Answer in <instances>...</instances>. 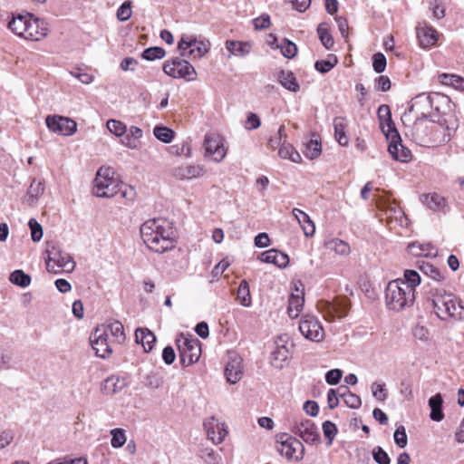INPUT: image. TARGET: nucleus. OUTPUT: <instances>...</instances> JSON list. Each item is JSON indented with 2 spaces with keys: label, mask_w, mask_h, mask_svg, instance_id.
Listing matches in <instances>:
<instances>
[{
  "label": "nucleus",
  "mask_w": 464,
  "mask_h": 464,
  "mask_svg": "<svg viewBox=\"0 0 464 464\" xmlns=\"http://www.w3.org/2000/svg\"><path fill=\"white\" fill-rule=\"evenodd\" d=\"M126 341L123 324L118 320H107L95 327L90 336L92 348L98 357L106 359Z\"/></svg>",
  "instance_id": "f257e3e1"
},
{
  "label": "nucleus",
  "mask_w": 464,
  "mask_h": 464,
  "mask_svg": "<svg viewBox=\"0 0 464 464\" xmlns=\"http://www.w3.org/2000/svg\"><path fill=\"white\" fill-rule=\"evenodd\" d=\"M140 235L144 244L155 253L162 254L175 247L173 229L166 219L145 221L140 227Z\"/></svg>",
  "instance_id": "f03ea898"
},
{
  "label": "nucleus",
  "mask_w": 464,
  "mask_h": 464,
  "mask_svg": "<svg viewBox=\"0 0 464 464\" xmlns=\"http://www.w3.org/2000/svg\"><path fill=\"white\" fill-rule=\"evenodd\" d=\"M415 295L401 278L390 281L385 288V304L389 310L400 312L411 306Z\"/></svg>",
  "instance_id": "7ed1b4c3"
},
{
  "label": "nucleus",
  "mask_w": 464,
  "mask_h": 464,
  "mask_svg": "<svg viewBox=\"0 0 464 464\" xmlns=\"http://www.w3.org/2000/svg\"><path fill=\"white\" fill-rule=\"evenodd\" d=\"M434 311L439 318L446 320L452 317L458 320L464 318V306L452 294H436L432 299Z\"/></svg>",
  "instance_id": "20e7f679"
},
{
  "label": "nucleus",
  "mask_w": 464,
  "mask_h": 464,
  "mask_svg": "<svg viewBox=\"0 0 464 464\" xmlns=\"http://www.w3.org/2000/svg\"><path fill=\"white\" fill-rule=\"evenodd\" d=\"M120 180L111 167H101L93 180L92 192L98 198H111L118 194Z\"/></svg>",
  "instance_id": "39448f33"
},
{
  "label": "nucleus",
  "mask_w": 464,
  "mask_h": 464,
  "mask_svg": "<svg viewBox=\"0 0 464 464\" xmlns=\"http://www.w3.org/2000/svg\"><path fill=\"white\" fill-rule=\"evenodd\" d=\"M179 353L180 362L183 366H188L197 362L201 354L199 341L192 335L186 336L181 334L176 340Z\"/></svg>",
  "instance_id": "423d86ee"
},
{
  "label": "nucleus",
  "mask_w": 464,
  "mask_h": 464,
  "mask_svg": "<svg viewBox=\"0 0 464 464\" xmlns=\"http://www.w3.org/2000/svg\"><path fill=\"white\" fill-rule=\"evenodd\" d=\"M276 450L288 460L300 461L304 454L303 443L287 433L276 435Z\"/></svg>",
  "instance_id": "0eeeda50"
},
{
  "label": "nucleus",
  "mask_w": 464,
  "mask_h": 464,
  "mask_svg": "<svg viewBox=\"0 0 464 464\" xmlns=\"http://www.w3.org/2000/svg\"><path fill=\"white\" fill-rule=\"evenodd\" d=\"M163 72L172 78H182L188 82L197 78V72L193 65L180 57L165 61Z\"/></svg>",
  "instance_id": "6e6552de"
},
{
  "label": "nucleus",
  "mask_w": 464,
  "mask_h": 464,
  "mask_svg": "<svg viewBox=\"0 0 464 464\" xmlns=\"http://www.w3.org/2000/svg\"><path fill=\"white\" fill-rule=\"evenodd\" d=\"M428 103L430 105V96H426L424 94L419 95L415 98V100L410 104L408 111H406L401 115V121L405 127H410L412 129V135L416 139H422L423 133L420 132V127L426 121L420 120L419 118L418 113H415V107L420 103Z\"/></svg>",
  "instance_id": "1a4fd4ad"
},
{
  "label": "nucleus",
  "mask_w": 464,
  "mask_h": 464,
  "mask_svg": "<svg viewBox=\"0 0 464 464\" xmlns=\"http://www.w3.org/2000/svg\"><path fill=\"white\" fill-rule=\"evenodd\" d=\"M350 307V301L346 297H337L334 302L321 300L317 303V308L327 321L346 316Z\"/></svg>",
  "instance_id": "9d476101"
},
{
  "label": "nucleus",
  "mask_w": 464,
  "mask_h": 464,
  "mask_svg": "<svg viewBox=\"0 0 464 464\" xmlns=\"http://www.w3.org/2000/svg\"><path fill=\"white\" fill-rule=\"evenodd\" d=\"M209 43L197 40L192 35H182L178 43L181 57L201 58L209 51Z\"/></svg>",
  "instance_id": "9b49d317"
},
{
  "label": "nucleus",
  "mask_w": 464,
  "mask_h": 464,
  "mask_svg": "<svg viewBox=\"0 0 464 464\" xmlns=\"http://www.w3.org/2000/svg\"><path fill=\"white\" fill-rule=\"evenodd\" d=\"M299 331L307 340L319 343L324 338V330L317 317L310 314H304L299 322Z\"/></svg>",
  "instance_id": "f8f14e48"
},
{
  "label": "nucleus",
  "mask_w": 464,
  "mask_h": 464,
  "mask_svg": "<svg viewBox=\"0 0 464 464\" xmlns=\"http://www.w3.org/2000/svg\"><path fill=\"white\" fill-rule=\"evenodd\" d=\"M291 431L299 436L305 443L320 442V433L314 422L310 419H296L291 426Z\"/></svg>",
  "instance_id": "ddd939ff"
},
{
  "label": "nucleus",
  "mask_w": 464,
  "mask_h": 464,
  "mask_svg": "<svg viewBox=\"0 0 464 464\" xmlns=\"http://www.w3.org/2000/svg\"><path fill=\"white\" fill-rule=\"evenodd\" d=\"M205 157L215 162H221L227 152L223 137L216 133H207L204 138Z\"/></svg>",
  "instance_id": "4468645a"
},
{
  "label": "nucleus",
  "mask_w": 464,
  "mask_h": 464,
  "mask_svg": "<svg viewBox=\"0 0 464 464\" xmlns=\"http://www.w3.org/2000/svg\"><path fill=\"white\" fill-rule=\"evenodd\" d=\"M75 267V262L72 256L61 251H48L46 268L48 272L59 274L62 272L71 273Z\"/></svg>",
  "instance_id": "2eb2a0df"
},
{
  "label": "nucleus",
  "mask_w": 464,
  "mask_h": 464,
  "mask_svg": "<svg viewBox=\"0 0 464 464\" xmlns=\"http://www.w3.org/2000/svg\"><path fill=\"white\" fill-rule=\"evenodd\" d=\"M45 123L51 131L63 136H72L77 130V123L68 117L48 115Z\"/></svg>",
  "instance_id": "dca6fc26"
},
{
  "label": "nucleus",
  "mask_w": 464,
  "mask_h": 464,
  "mask_svg": "<svg viewBox=\"0 0 464 464\" xmlns=\"http://www.w3.org/2000/svg\"><path fill=\"white\" fill-rule=\"evenodd\" d=\"M275 344L276 347L270 353V363L274 368L281 370L291 357L287 336H280L275 342Z\"/></svg>",
  "instance_id": "f3484780"
},
{
  "label": "nucleus",
  "mask_w": 464,
  "mask_h": 464,
  "mask_svg": "<svg viewBox=\"0 0 464 464\" xmlns=\"http://www.w3.org/2000/svg\"><path fill=\"white\" fill-rule=\"evenodd\" d=\"M377 115L380 121V128L387 140H398L400 133L392 121L390 107L386 104L381 105L378 108Z\"/></svg>",
  "instance_id": "a211bd4d"
},
{
  "label": "nucleus",
  "mask_w": 464,
  "mask_h": 464,
  "mask_svg": "<svg viewBox=\"0 0 464 464\" xmlns=\"http://www.w3.org/2000/svg\"><path fill=\"white\" fill-rule=\"evenodd\" d=\"M203 425L207 432L208 438L214 444L222 443L228 433L225 423L219 422L213 416L206 419Z\"/></svg>",
  "instance_id": "6ab92c4d"
},
{
  "label": "nucleus",
  "mask_w": 464,
  "mask_h": 464,
  "mask_svg": "<svg viewBox=\"0 0 464 464\" xmlns=\"http://www.w3.org/2000/svg\"><path fill=\"white\" fill-rule=\"evenodd\" d=\"M49 33L48 24L45 21L34 16L28 18L26 24V32L24 38L31 41H40L44 38Z\"/></svg>",
  "instance_id": "aec40b11"
},
{
  "label": "nucleus",
  "mask_w": 464,
  "mask_h": 464,
  "mask_svg": "<svg viewBox=\"0 0 464 464\" xmlns=\"http://www.w3.org/2000/svg\"><path fill=\"white\" fill-rule=\"evenodd\" d=\"M171 173L176 179L184 180L203 177L206 169L203 165L184 163L173 168Z\"/></svg>",
  "instance_id": "412c9836"
},
{
  "label": "nucleus",
  "mask_w": 464,
  "mask_h": 464,
  "mask_svg": "<svg viewBox=\"0 0 464 464\" xmlns=\"http://www.w3.org/2000/svg\"><path fill=\"white\" fill-rule=\"evenodd\" d=\"M388 142V151L395 160L408 162L411 160V152L401 144V136L398 140H389Z\"/></svg>",
  "instance_id": "4be33fe9"
},
{
  "label": "nucleus",
  "mask_w": 464,
  "mask_h": 464,
  "mask_svg": "<svg viewBox=\"0 0 464 464\" xmlns=\"http://www.w3.org/2000/svg\"><path fill=\"white\" fill-rule=\"evenodd\" d=\"M438 32L431 26L425 25L417 27V37L422 48H430L435 45L438 41Z\"/></svg>",
  "instance_id": "5701e85b"
},
{
  "label": "nucleus",
  "mask_w": 464,
  "mask_h": 464,
  "mask_svg": "<svg viewBox=\"0 0 464 464\" xmlns=\"http://www.w3.org/2000/svg\"><path fill=\"white\" fill-rule=\"evenodd\" d=\"M260 261L267 264H273L278 267H285L289 263V257L286 254L276 249H270L263 252L259 256Z\"/></svg>",
  "instance_id": "b1692460"
},
{
  "label": "nucleus",
  "mask_w": 464,
  "mask_h": 464,
  "mask_svg": "<svg viewBox=\"0 0 464 464\" xmlns=\"http://www.w3.org/2000/svg\"><path fill=\"white\" fill-rule=\"evenodd\" d=\"M29 17H31L30 13L13 14L11 20L7 24V27L17 36L24 38Z\"/></svg>",
  "instance_id": "393cba45"
},
{
  "label": "nucleus",
  "mask_w": 464,
  "mask_h": 464,
  "mask_svg": "<svg viewBox=\"0 0 464 464\" xmlns=\"http://www.w3.org/2000/svg\"><path fill=\"white\" fill-rule=\"evenodd\" d=\"M304 303V291L295 288V292L292 293L288 300L287 312L291 318H297L303 310Z\"/></svg>",
  "instance_id": "a878e982"
},
{
  "label": "nucleus",
  "mask_w": 464,
  "mask_h": 464,
  "mask_svg": "<svg viewBox=\"0 0 464 464\" xmlns=\"http://www.w3.org/2000/svg\"><path fill=\"white\" fill-rule=\"evenodd\" d=\"M226 49L229 52L228 57L231 55L237 57H245L251 52L252 44L249 42H241L227 40L225 44Z\"/></svg>",
  "instance_id": "bb28decb"
},
{
  "label": "nucleus",
  "mask_w": 464,
  "mask_h": 464,
  "mask_svg": "<svg viewBox=\"0 0 464 464\" xmlns=\"http://www.w3.org/2000/svg\"><path fill=\"white\" fill-rule=\"evenodd\" d=\"M292 213L302 227L304 236L313 237L315 232V226L310 217L299 208H294Z\"/></svg>",
  "instance_id": "cd10ccee"
},
{
  "label": "nucleus",
  "mask_w": 464,
  "mask_h": 464,
  "mask_svg": "<svg viewBox=\"0 0 464 464\" xmlns=\"http://www.w3.org/2000/svg\"><path fill=\"white\" fill-rule=\"evenodd\" d=\"M420 201L432 211H440L446 207L445 198L437 193L424 194L420 197Z\"/></svg>",
  "instance_id": "c85d7f7f"
},
{
  "label": "nucleus",
  "mask_w": 464,
  "mask_h": 464,
  "mask_svg": "<svg viewBox=\"0 0 464 464\" xmlns=\"http://www.w3.org/2000/svg\"><path fill=\"white\" fill-rule=\"evenodd\" d=\"M347 121L343 117H335L334 119V138L341 146L349 144V138L346 135Z\"/></svg>",
  "instance_id": "c756f323"
},
{
  "label": "nucleus",
  "mask_w": 464,
  "mask_h": 464,
  "mask_svg": "<svg viewBox=\"0 0 464 464\" xmlns=\"http://www.w3.org/2000/svg\"><path fill=\"white\" fill-rule=\"evenodd\" d=\"M136 342L141 343L145 352L152 350L156 343V336L147 328H139L135 331Z\"/></svg>",
  "instance_id": "7c9ffc66"
},
{
  "label": "nucleus",
  "mask_w": 464,
  "mask_h": 464,
  "mask_svg": "<svg viewBox=\"0 0 464 464\" xmlns=\"http://www.w3.org/2000/svg\"><path fill=\"white\" fill-rule=\"evenodd\" d=\"M128 133L125 134L124 138L121 140V143L130 150L138 148L139 140L142 138L143 131L140 127L130 126Z\"/></svg>",
  "instance_id": "2f4dec72"
},
{
  "label": "nucleus",
  "mask_w": 464,
  "mask_h": 464,
  "mask_svg": "<svg viewBox=\"0 0 464 464\" xmlns=\"http://www.w3.org/2000/svg\"><path fill=\"white\" fill-rule=\"evenodd\" d=\"M225 375L228 382L237 383L243 376L240 362H229L225 368Z\"/></svg>",
  "instance_id": "473e14b6"
},
{
  "label": "nucleus",
  "mask_w": 464,
  "mask_h": 464,
  "mask_svg": "<svg viewBox=\"0 0 464 464\" xmlns=\"http://www.w3.org/2000/svg\"><path fill=\"white\" fill-rule=\"evenodd\" d=\"M278 81L284 88L290 92H296L300 89L295 74L290 71H281L278 74Z\"/></svg>",
  "instance_id": "72a5a7b5"
},
{
  "label": "nucleus",
  "mask_w": 464,
  "mask_h": 464,
  "mask_svg": "<svg viewBox=\"0 0 464 464\" xmlns=\"http://www.w3.org/2000/svg\"><path fill=\"white\" fill-rule=\"evenodd\" d=\"M442 397L440 393H437L430 398L429 406L430 407V419L435 421H440L444 415L442 413Z\"/></svg>",
  "instance_id": "f704fd0d"
},
{
  "label": "nucleus",
  "mask_w": 464,
  "mask_h": 464,
  "mask_svg": "<svg viewBox=\"0 0 464 464\" xmlns=\"http://www.w3.org/2000/svg\"><path fill=\"white\" fill-rule=\"evenodd\" d=\"M125 381L119 376L111 375L103 383V391L107 394H113L121 392L125 387Z\"/></svg>",
  "instance_id": "c9c22d12"
},
{
  "label": "nucleus",
  "mask_w": 464,
  "mask_h": 464,
  "mask_svg": "<svg viewBox=\"0 0 464 464\" xmlns=\"http://www.w3.org/2000/svg\"><path fill=\"white\" fill-rule=\"evenodd\" d=\"M278 155L282 159L289 160L295 163H300L302 161L299 152L289 143L284 142L280 146Z\"/></svg>",
  "instance_id": "e433bc0d"
},
{
  "label": "nucleus",
  "mask_w": 464,
  "mask_h": 464,
  "mask_svg": "<svg viewBox=\"0 0 464 464\" xmlns=\"http://www.w3.org/2000/svg\"><path fill=\"white\" fill-rule=\"evenodd\" d=\"M45 186L42 180L34 179L27 190V201L34 204L44 192Z\"/></svg>",
  "instance_id": "4c0bfd02"
},
{
  "label": "nucleus",
  "mask_w": 464,
  "mask_h": 464,
  "mask_svg": "<svg viewBox=\"0 0 464 464\" xmlns=\"http://www.w3.org/2000/svg\"><path fill=\"white\" fill-rule=\"evenodd\" d=\"M325 246L328 250L333 251L340 256H347L351 251L350 246L339 238H333L328 240L325 243Z\"/></svg>",
  "instance_id": "58836bf2"
},
{
  "label": "nucleus",
  "mask_w": 464,
  "mask_h": 464,
  "mask_svg": "<svg viewBox=\"0 0 464 464\" xmlns=\"http://www.w3.org/2000/svg\"><path fill=\"white\" fill-rule=\"evenodd\" d=\"M340 398H343L344 403L349 408L358 409L362 405L361 398L353 393L346 386H341Z\"/></svg>",
  "instance_id": "ea45409f"
},
{
  "label": "nucleus",
  "mask_w": 464,
  "mask_h": 464,
  "mask_svg": "<svg viewBox=\"0 0 464 464\" xmlns=\"http://www.w3.org/2000/svg\"><path fill=\"white\" fill-rule=\"evenodd\" d=\"M237 297L239 301L240 304L245 307H249L252 304V299L250 295L249 285L246 280H242L239 284Z\"/></svg>",
  "instance_id": "a19ab883"
},
{
  "label": "nucleus",
  "mask_w": 464,
  "mask_h": 464,
  "mask_svg": "<svg viewBox=\"0 0 464 464\" xmlns=\"http://www.w3.org/2000/svg\"><path fill=\"white\" fill-rule=\"evenodd\" d=\"M440 82L442 84L451 86L456 90L464 92V78L459 75L443 73L440 75Z\"/></svg>",
  "instance_id": "79ce46f5"
},
{
  "label": "nucleus",
  "mask_w": 464,
  "mask_h": 464,
  "mask_svg": "<svg viewBox=\"0 0 464 464\" xmlns=\"http://www.w3.org/2000/svg\"><path fill=\"white\" fill-rule=\"evenodd\" d=\"M317 33L322 44L327 49H331L334 46V41L332 34L329 32L327 24L322 23L317 27Z\"/></svg>",
  "instance_id": "37998d69"
},
{
  "label": "nucleus",
  "mask_w": 464,
  "mask_h": 464,
  "mask_svg": "<svg viewBox=\"0 0 464 464\" xmlns=\"http://www.w3.org/2000/svg\"><path fill=\"white\" fill-rule=\"evenodd\" d=\"M9 280L12 284L24 288L27 287L31 283L30 276L20 269L12 272Z\"/></svg>",
  "instance_id": "c03bdc74"
},
{
  "label": "nucleus",
  "mask_w": 464,
  "mask_h": 464,
  "mask_svg": "<svg viewBox=\"0 0 464 464\" xmlns=\"http://www.w3.org/2000/svg\"><path fill=\"white\" fill-rule=\"evenodd\" d=\"M106 127L109 130L111 133L115 135L116 137L124 138L125 134L127 133V126L121 121L117 120H109L106 122Z\"/></svg>",
  "instance_id": "a18cd8bd"
},
{
  "label": "nucleus",
  "mask_w": 464,
  "mask_h": 464,
  "mask_svg": "<svg viewBox=\"0 0 464 464\" xmlns=\"http://www.w3.org/2000/svg\"><path fill=\"white\" fill-rule=\"evenodd\" d=\"M338 63V59L334 54H329L326 60H319L314 63V68L322 72L326 73L330 72Z\"/></svg>",
  "instance_id": "49530a36"
},
{
  "label": "nucleus",
  "mask_w": 464,
  "mask_h": 464,
  "mask_svg": "<svg viewBox=\"0 0 464 464\" xmlns=\"http://www.w3.org/2000/svg\"><path fill=\"white\" fill-rule=\"evenodd\" d=\"M322 151L321 143L316 140H310L303 150L304 156L310 160L316 159L320 156Z\"/></svg>",
  "instance_id": "de8ad7c7"
},
{
  "label": "nucleus",
  "mask_w": 464,
  "mask_h": 464,
  "mask_svg": "<svg viewBox=\"0 0 464 464\" xmlns=\"http://www.w3.org/2000/svg\"><path fill=\"white\" fill-rule=\"evenodd\" d=\"M402 282L411 288V292L415 295V288L420 284V276L418 272L411 269H406L404 271V279Z\"/></svg>",
  "instance_id": "09e8293b"
},
{
  "label": "nucleus",
  "mask_w": 464,
  "mask_h": 464,
  "mask_svg": "<svg viewBox=\"0 0 464 464\" xmlns=\"http://www.w3.org/2000/svg\"><path fill=\"white\" fill-rule=\"evenodd\" d=\"M154 136L164 143H170L174 138V131L164 126H156L153 129Z\"/></svg>",
  "instance_id": "8fccbe9b"
},
{
  "label": "nucleus",
  "mask_w": 464,
  "mask_h": 464,
  "mask_svg": "<svg viewBox=\"0 0 464 464\" xmlns=\"http://www.w3.org/2000/svg\"><path fill=\"white\" fill-rule=\"evenodd\" d=\"M281 53L287 59L294 58L297 53V47L295 44L288 39H283L281 44L278 45Z\"/></svg>",
  "instance_id": "3c124183"
},
{
  "label": "nucleus",
  "mask_w": 464,
  "mask_h": 464,
  "mask_svg": "<svg viewBox=\"0 0 464 464\" xmlns=\"http://www.w3.org/2000/svg\"><path fill=\"white\" fill-rule=\"evenodd\" d=\"M419 267L424 275L430 276V278L436 281H440V279L443 278L440 271L433 265L428 262L422 261Z\"/></svg>",
  "instance_id": "603ef678"
},
{
  "label": "nucleus",
  "mask_w": 464,
  "mask_h": 464,
  "mask_svg": "<svg viewBox=\"0 0 464 464\" xmlns=\"http://www.w3.org/2000/svg\"><path fill=\"white\" fill-rule=\"evenodd\" d=\"M166 54V52L161 47H150L142 52L141 57L147 61H154L156 59H162Z\"/></svg>",
  "instance_id": "864d4df0"
},
{
  "label": "nucleus",
  "mask_w": 464,
  "mask_h": 464,
  "mask_svg": "<svg viewBox=\"0 0 464 464\" xmlns=\"http://www.w3.org/2000/svg\"><path fill=\"white\" fill-rule=\"evenodd\" d=\"M371 391L373 398L378 401L383 402L386 401L388 393L385 388V383L374 382L371 385Z\"/></svg>",
  "instance_id": "5fc2aeb1"
},
{
  "label": "nucleus",
  "mask_w": 464,
  "mask_h": 464,
  "mask_svg": "<svg viewBox=\"0 0 464 464\" xmlns=\"http://www.w3.org/2000/svg\"><path fill=\"white\" fill-rule=\"evenodd\" d=\"M112 436L111 444L112 448L118 449L122 447L126 442V435L121 429H113L111 430Z\"/></svg>",
  "instance_id": "6e6d98bb"
},
{
  "label": "nucleus",
  "mask_w": 464,
  "mask_h": 464,
  "mask_svg": "<svg viewBox=\"0 0 464 464\" xmlns=\"http://www.w3.org/2000/svg\"><path fill=\"white\" fill-rule=\"evenodd\" d=\"M119 192L118 194H121V197L122 198H125L129 201H133L136 197V191L135 188L128 184H125L121 181H120V186L118 187Z\"/></svg>",
  "instance_id": "4d7b16f0"
},
{
  "label": "nucleus",
  "mask_w": 464,
  "mask_h": 464,
  "mask_svg": "<svg viewBox=\"0 0 464 464\" xmlns=\"http://www.w3.org/2000/svg\"><path fill=\"white\" fill-rule=\"evenodd\" d=\"M372 458L378 464H391V459L386 451L380 446H376L372 450Z\"/></svg>",
  "instance_id": "13d9d810"
},
{
  "label": "nucleus",
  "mask_w": 464,
  "mask_h": 464,
  "mask_svg": "<svg viewBox=\"0 0 464 464\" xmlns=\"http://www.w3.org/2000/svg\"><path fill=\"white\" fill-rule=\"evenodd\" d=\"M386 57L382 53H376L372 56V67L377 73L384 72L386 68Z\"/></svg>",
  "instance_id": "bf43d9fd"
},
{
  "label": "nucleus",
  "mask_w": 464,
  "mask_h": 464,
  "mask_svg": "<svg viewBox=\"0 0 464 464\" xmlns=\"http://www.w3.org/2000/svg\"><path fill=\"white\" fill-rule=\"evenodd\" d=\"M323 432L324 437L328 440L327 444L331 445L337 433V428L334 422L326 420L323 423Z\"/></svg>",
  "instance_id": "052dcab7"
},
{
  "label": "nucleus",
  "mask_w": 464,
  "mask_h": 464,
  "mask_svg": "<svg viewBox=\"0 0 464 464\" xmlns=\"http://www.w3.org/2000/svg\"><path fill=\"white\" fill-rule=\"evenodd\" d=\"M28 225L31 229L32 240L34 242L40 241L43 237L42 226L34 218H31Z\"/></svg>",
  "instance_id": "680f3d73"
},
{
  "label": "nucleus",
  "mask_w": 464,
  "mask_h": 464,
  "mask_svg": "<svg viewBox=\"0 0 464 464\" xmlns=\"http://www.w3.org/2000/svg\"><path fill=\"white\" fill-rule=\"evenodd\" d=\"M393 439L399 448L403 449L406 447L408 439L403 426H400L396 429L393 434Z\"/></svg>",
  "instance_id": "e2e57ef3"
},
{
  "label": "nucleus",
  "mask_w": 464,
  "mask_h": 464,
  "mask_svg": "<svg viewBox=\"0 0 464 464\" xmlns=\"http://www.w3.org/2000/svg\"><path fill=\"white\" fill-rule=\"evenodd\" d=\"M131 6L130 2H124L117 10V18L121 21L125 22L129 20L131 16Z\"/></svg>",
  "instance_id": "0e129e2a"
},
{
  "label": "nucleus",
  "mask_w": 464,
  "mask_h": 464,
  "mask_svg": "<svg viewBox=\"0 0 464 464\" xmlns=\"http://www.w3.org/2000/svg\"><path fill=\"white\" fill-rule=\"evenodd\" d=\"M412 334H413L414 338H416L421 342H427L430 339V331L424 325L417 324L412 329Z\"/></svg>",
  "instance_id": "69168bd1"
},
{
  "label": "nucleus",
  "mask_w": 464,
  "mask_h": 464,
  "mask_svg": "<svg viewBox=\"0 0 464 464\" xmlns=\"http://www.w3.org/2000/svg\"><path fill=\"white\" fill-rule=\"evenodd\" d=\"M70 74L74 78L78 79L83 84H90L93 82V75L89 74L85 72H82L81 69L77 68L73 71L70 72Z\"/></svg>",
  "instance_id": "338daca9"
},
{
  "label": "nucleus",
  "mask_w": 464,
  "mask_h": 464,
  "mask_svg": "<svg viewBox=\"0 0 464 464\" xmlns=\"http://www.w3.org/2000/svg\"><path fill=\"white\" fill-rule=\"evenodd\" d=\"M343 372L340 369H333L326 372L325 381L330 385H336L342 379Z\"/></svg>",
  "instance_id": "774afa93"
}]
</instances>
